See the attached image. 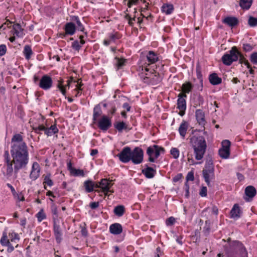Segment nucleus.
Masks as SVG:
<instances>
[{"mask_svg":"<svg viewBox=\"0 0 257 257\" xmlns=\"http://www.w3.org/2000/svg\"><path fill=\"white\" fill-rule=\"evenodd\" d=\"M10 153L5 150L3 155L4 165L6 167V175L11 176L26 167L29 160L28 147L20 134H15L11 139Z\"/></svg>","mask_w":257,"mask_h":257,"instance_id":"1","label":"nucleus"},{"mask_svg":"<svg viewBox=\"0 0 257 257\" xmlns=\"http://www.w3.org/2000/svg\"><path fill=\"white\" fill-rule=\"evenodd\" d=\"M190 144L193 149L195 158L199 161L203 159L207 149L205 138L202 136H193L190 139Z\"/></svg>","mask_w":257,"mask_h":257,"instance_id":"2","label":"nucleus"},{"mask_svg":"<svg viewBox=\"0 0 257 257\" xmlns=\"http://www.w3.org/2000/svg\"><path fill=\"white\" fill-rule=\"evenodd\" d=\"M225 257H247V252L241 242L237 240L230 242L224 246Z\"/></svg>","mask_w":257,"mask_h":257,"instance_id":"3","label":"nucleus"},{"mask_svg":"<svg viewBox=\"0 0 257 257\" xmlns=\"http://www.w3.org/2000/svg\"><path fill=\"white\" fill-rule=\"evenodd\" d=\"M159 60V54L153 51L147 52L145 57L140 59L137 71H148V69L151 68L150 66L155 64Z\"/></svg>","mask_w":257,"mask_h":257,"instance_id":"4","label":"nucleus"},{"mask_svg":"<svg viewBox=\"0 0 257 257\" xmlns=\"http://www.w3.org/2000/svg\"><path fill=\"white\" fill-rule=\"evenodd\" d=\"M142 81L149 84L155 85L161 81L159 74L153 68L148 69V71H138Z\"/></svg>","mask_w":257,"mask_h":257,"instance_id":"5","label":"nucleus"},{"mask_svg":"<svg viewBox=\"0 0 257 257\" xmlns=\"http://www.w3.org/2000/svg\"><path fill=\"white\" fill-rule=\"evenodd\" d=\"M240 55V52L236 47L233 46L229 51V53H226L222 57L223 63L227 66H230L233 62L238 60Z\"/></svg>","mask_w":257,"mask_h":257,"instance_id":"6","label":"nucleus"},{"mask_svg":"<svg viewBox=\"0 0 257 257\" xmlns=\"http://www.w3.org/2000/svg\"><path fill=\"white\" fill-rule=\"evenodd\" d=\"M146 153L149 156V161L154 163L155 162V159H157L161 154L165 153V149L162 147L154 145L147 148Z\"/></svg>","mask_w":257,"mask_h":257,"instance_id":"7","label":"nucleus"},{"mask_svg":"<svg viewBox=\"0 0 257 257\" xmlns=\"http://www.w3.org/2000/svg\"><path fill=\"white\" fill-rule=\"evenodd\" d=\"M144 159V152L142 149L135 147L132 150L131 161L135 165L142 163Z\"/></svg>","mask_w":257,"mask_h":257,"instance_id":"8","label":"nucleus"},{"mask_svg":"<svg viewBox=\"0 0 257 257\" xmlns=\"http://www.w3.org/2000/svg\"><path fill=\"white\" fill-rule=\"evenodd\" d=\"M95 124L100 130L106 132L112 126L111 117L103 115Z\"/></svg>","mask_w":257,"mask_h":257,"instance_id":"9","label":"nucleus"},{"mask_svg":"<svg viewBox=\"0 0 257 257\" xmlns=\"http://www.w3.org/2000/svg\"><path fill=\"white\" fill-rule=\"evenodd\" d=\"M112 180L102 179L98 183H96V188H100L105 196L108 195V192L112 186Z\"/></svg>","mask_w":257,"mask_h":257,"instance_id":"10","label":"nucleus"},{"mask_svg":"<svg viewBox=\"0 0 257 257\" xmlns=\"http://www.w3.org/2000/svg\"><path fill=\"white\" fill-rule=\"evenodd\" d=\"M132 150L129 147H124L117 155L119 161L123 163H127L131 161Z\"/></svg>","mask_w":257,"mask_h":257,"instance_id":"11","label":"nucleus"},{"mask_svg":"<svg viewBox=\"0 0 257 257\" xmlns=\"http://www.w3.org/2000/svg\"><path fill=\"white\" fill-rule=\"evenodd\" d=\"M122 35L118 32L113 31L107 34V37L103 40V44L108 46L112 43H115L116 41L120 39Z\"/></svg>","mask_w":257,"mask_h":257,"instance_id":"12","label":"nucleus"},{"mask_svg":"<svg viewBox=\"0 0 257 257\" xmlns=\"http://www.w3.org/2000/svg\"><path fill=\"white\" fill-rule=\"evenodd\" d=\"M230 142L225 140L222 142V148L219 150V155L222 159H227L230 155Z\"/></svg>","mask_w":257,"mask_h":257,"instance_id":"13","label":"nucleus"},{"mask_svg":"<svg viewBox=\"0 0 257 257\" xmlns=\"http://www.w3.org/2000/svg\"><path fill=\"white\" fill-rule=\"evenodd\" d=\"M52 79L48 75H43L40 80L39 86L43 90H49L52 87Z\"/></svg>","mask_w":257,"mask_h":257,"instance_id":"14","label":"nucleus"},{"mask_svg":"<svg viewBox=\"0 0 257 257\" xmlns=\"http://www.w3.org/2000/svg\"><path fill=\"white\" fill-rule=\"evenodd\" d=\"M0 243L2 246L8 247L7 250L8 252L10 253L14 251L15 248L10 241L7 232L6 231L3 232L2 236L0 239Z\"/></svg>","mask_w":257,"mask_h":257,"instance_id":"15","label":"nucleus"},{"mask_svg":"<svg viewBox=\"0 0 257 257\" xmlns=\"http://www.w3.org/2000/svg\"><path fill=\"white\" fill-rule=\"evenodd\" d=\"M53 231L54 236L58 243H60L62 240V232L58 220H53Z\"/></svg>","mask_w":257,"mask_h":257,"instance_id":"16","label":"nucleus"},{"mask_svg":"<svg viewBox=\"0 0 257 257\" xmlns=\"http://www.w3.org/2000/svg\"><path fill=\"white\" fill-rule=\"evenodd\" d=\"M76 27L72 22H69L65 24L64 27L65 33L60 34V37L62 38H64L66 35H69L72 36L76 32Z\"/></svg>","mask_w":257,"mask_h":257,"instance_id":"17","label":"nucleus"},{"mask_svg":"<svg viewBox=\"0 0 257 257\" xmlns=\"http://www.w3.org/2000/svg\"><path fill=\"white\" fill-rule=\"evenodd\" d=\"M40 166L38 163L35 162L33 163L31 171L30 174V178L34 181L40 176Z\"/></svg>","mask_w":257,"mask_h":257,"instance_id":"18","label":"nucleus"},{"mask_svg":"<svg viewBox=\"0 0 257 257\" xmlns=\"http://www.w3.org/2000/svg\"><path fill=\"white\" fill-rule=\"evenodd\" d=\"M102 114V111L100 104H96L94 106L93 109V115H92V122L93 123H96L97 121L99 119V117H101Z\"/></svg>","mask_w":257,"mask_h":257,"instance_id":"19","label":"nucleus"},{"mask_svg":"<svg viewBox=\"0 0 257 257\" xmlns=\"http://www.w3.org/2000/svg\"><path fill=\"white\" fill-rule=\"evenodd\" d=\"M187 95L185 94H179L178 95L177 99V108L179 110H186V98Z\"/></svg>","mask_w":257,"mask_h":257,"instance_id":"20","label":"nucleus"},{"mask_svg":"<svg viewBox=\"0 0 257 257\" xmlns=\"http://www.w3.org/2000/svg\"><path fill=\"white\" fill-rule=\"evenodd\" d=\"M242 211L238 204L233 205L230 212V218L233 219H238L240 217Z\"/></svg>","mask_w":257,"mask_h":257,"instance_id":"21","label":"nucleus"},{"mask_svg":"<svg viewBox=\"0 0 257 257\" xmlns=\"http://www.w3.org/2000/svg\"><path fill=\"white\" fill-rule=\"evenodd\" d=\"M195 116L199 124L202 127H204L206 120L204 112L201 109H197L195 112Z\"/></svg>","mask_w":257,"mask_h":257,"instance_id":"22","label":"nucleus"},{"mask_svg":"<svg viewBox=\"0 0 257 257\" xmlns=\"http://www.w3.org/2000/svg\"><path fill=\"white\" fill-rule=\"evenodd\" d=\"M12 33L18 37L22 38L24 36V30L22 28L20 24L17 23L13 26Z\"/></svg>","mask_w":257,"mask_h":257,"instance_id":"23","label":"nucleus"},{"mask_svg":"<svg viewBox=\"0 0 257 257\" xmlns=\"http://www.w3.org/2000/svg\"><path fill=\"white\" fill-rule=\"evenodd\" d=\"M109 232L113 234H120L122 232V227L118 223H114L109 226Z\"/></svg>","mask_w":257,"mask_h":257,"instance_id":"24","label":"nucleus"},{"mask_svg":"<svg viewBox=\"0 0 257 257\" xmlns=\"http://www.w3.org/2000/svg\"><path fill=\"white\" fill-rule=\"evenodd\" d=\"M188 127V122L185 120H183L178 128L179 133L183 139L185 138Z\"/></svg>","mask_w":257,"mask_h":257,"instance_id":"25","label":"nucleus"},{"mask_svg":"<svg viewBox=\"0 0 257 257\" xmlns=\"http://www.w3.org/2000/svg\"><path fill=\"white\" fill-rule=\"evenodd\" d=\"M244 193L246 197L248 198V199L245 198V199L247 201H249V198L252 199L255 196L256 190L253 186H248L245 188Z\"/></svg>","mask_w":257,"mask_h":257,"instance_id":"26","label":"nucleus"},{"mask_svg":"<svg viewBox=\"0 0 257 257\" xmlns=\"http://www.w3.org/2000/svg\"><path fill=\"white\" fill-rule=\"evenodd\" d=\"M146 168L142 170V173L146 178H153L156 173V171L153 168L149 167L148 165H146Z\"/></svg>","mask_w":257,"mask_h":257,"instance_id":"27","label":"nucleus"},{"mask_svg":"<svg viewBox=\"0 0 257 257\" xmlns=\"http://www.w3.org/2000/svg\"><path fill=\"white\" fill-rule=\"evenodd\" d=\"M238 22L237 18L233 17H227L222 20L223 23L231 27L237 25Z\"/></svg>","mask_w":257,"mask_h":257,"instance_id":"28","label":"nucleus"},{"mask_svg":"<svg viewBox=\"0 0 257 257\" xmlns=\"http://www.w3.org/2000/svg\"><path fill=\"white\" fill-rule=\"evenodd\" d=\"M210 83L213 85H218L222 82V79L215 73L211 74L209 76Z\"/></svg>","mask_w":257,"mask_h":257,"instance_id":"29","label":"nucleus"},{"mask_svg":"<svg viewBox=\"0 0 257 257\" xmlns=\"http://www.w3.org/2000/svg\"><path fill=\"white\" fill-rule=\"evenodd\" d=\"M84 187L85 191L87 193H90L92 192L94 188H96V184L92 181L88 180L84 181Z\"/></svg>","mask_w":257,"mask_h":257,"instance_id":"30","label":"nucleus"},{"mask_svg":"<svg viewBox=\"0 0 257 257\" xmlns=\"http://www.w3.org/2000/svg\"><path fill=\"white\" fill-rule=\"evenodd\" d=\"M193 88V85L189 81H186L182 85V92L179 94L189 93L190 92Z\"/></svg>","mask_w":257,"mask_h":257,"instance_id":"31","label":"nucleus"},{"mask_svg":"<svg viewBox=\"0 0 257 257\" xmlns=\"http://www.w3.org/2000/svg\"><path fill=\"white\" fill-rule=\"evenodd\" d=\"M114 127L119 132H121L123 130L129 131L132 129V127H128V125L123 121L116 122L114 124Z\"/></svg>","mask_w":257,"mask_h":257,"instance_id":"32","label":"nucleus"},{"mask_svg":"<svg viewBox=\"0 0 257 257\" xmlns=\"http://www.w3.org/2000/svg\"><path fill=\"white\" fill-rule=\"evenodd\" d=\"M174 10V6L172 4H164L161 7V11L166 15L171 14Z\"/></svg>","mask_w":257,"mask_h":257,"instance_id":"33","label":"nucleus"},{"mask_svg":"<svg viewBox=\"0 0 257 257\" xmlns=\"http://www.w3.org/2000/svg\"><path fill=\"white\" fill-rule=\"evenodd\" d=\"M58 131L59 130L57 127L56 124H54L51 125L49 127H46L45 135H46L48 137L52 136L53 135L58 133Z\"/></svg>","mask_w":257,"mask_h":257,"instance_id":"34","label":"nucleus"},{"mask_svg":"<svg viewBox=\"0 0 257 257\" xmlns=\"http://www.w3.org/2000/svg\"><path fill=\"white\" fill-rule=\"evenodd\" d=\"M214 171L202 172L204 180L208 186L210 185V179L214 177Z\"/></svg>","mask_w":257,"mask_h":257,"instance_id":"35","label":"nucleus"},{"mask_svg":"<svg viewBox=\"0 0 257 257\" xmlns=\"http://www.w3.org/2000/svg\"><path fill=\"white\" fill-rule=\"evenodd\" d=\"M114 59L116 61L115 67H116L117 70L122 68L125 65L127 61V60L124 58H118L117 57H115Z\"/></svg>","mask_w":257,"mask_h":257,"instance_id":"36","label":"nucleus"},{"mask_svg":"<svg viewBox=\"0 0 257 257\" xmlns=\"http://www.w3.org/2000/svg\"><path fill=\"white\" fill-rule=\"evenodd\" d=\"M44 177V181L43 185L45 189H47V187L46 185H48L50 187H51L53 185V182L52 180L51 179V174L47 173L46 175H43Z\"/></svg>","mask_w":257,"mask_h":257,"instance_id":"37","label":"nucleus"},{"mask_svg":"<svg viewBox=\"0 0 257 257\" xmlns=\"http://www.w3.org/2000/svg\"><path fill=\"white\" fill-rule=\"evenodd\" d=\"M23 52L24 55L25 57V58L27 60H29L31 58V56L33 54L31 47L28 45L25 46Z\"/></svg>","mask_w":257,"mask_h":257,"instance_id":"38","label":"nucleus"},{"mask_svg":"<svg viewBox=\"0 0 257 257\" xmlns=\"http://www.w3.org/2000/svg\"><path fill=\"white\" fill-rule=\"evenodd\" d=\"M113 212L116 215L119 217L122 216L124 213L125 208L124 206L121 205L116 206L114 208Z\"/></svg>","mask_w":257,"mask_h":257,"instance_id":"39","label":"nucleus"},{"mask_svg":"<svg viewBox=\"0 0 257 257\" xmlns=\"http://www.w3.org/2000/svg\"><path fill=\"white\" fill-rule=\"evenodd\" d=\"M211 171H214L213 163L212 159L207 160L205 165V168L203 170L202 172H209Z\"/></svg>","mask_w":257,"mask_h":257,"instance_id":"40","label":"nucleus"},{"mask_svg":"<svg viewBox=\"0 0 257 257\" xmlns=\"http://www.w3.org/2000/svg\"><path fill=\"white\" fill-rule=\"evenodd\" d=\"M64 80L63 79H61L58 81V83L57 85V87L60 90L63 96L66 97V90H65V86L63 84Z\"/></svg>","mask_w":257,"mask_h":257,"instance_id":"41","label":"nucleus"},{"mask_svg":"<svg viewBox=\"0 0 257 257\" xmlns=\"http://www.w3.org/2000/svg\"><path fill=\"white\" fill-rule=\"evenodd\" d=\"M252 0H240L239 5L243 9L248 10L250 8Z\"/></svg>","mask_w":257,"mask_h":257,"instance_id":"42","label":"nucleus"},{"mask_svg":"<svg viewBox=\"0 0 257 257\" xmlns=\"http://www.w3.org/2000/svg\"><path fill=\"white\" fill-rule=\"evenodd\" d=\"M72 20L76 22L77 30L78 31L83 32L84 30V27L80 22L79 17L78 16H74Z\"/></svg>","mask_w":257,"mask_h":257,"instance_id":"43","label":"nucleus"},{"mask_svg":"<svg viewBox=\"0 0 257 257\" xmlns=\"http://www.w3.org/2000/svg\"><path fill=\"white\" fill-rule=\"evenodd\" d=\"M50 200L52 202H54V200L50 198ZM51 209V211H52L53 215L54 216H55L53 217V220H54V218L55 219V220H57V218L58 216L57 207L56 205L54 203H53L52 204Z\"/></svg>","mask_w":257,"mask_h":257,"instance_id":"44","label":"nucleus"},{"mask_svg":"<svg viewBox=\"0 0 257 257\" xmlns=\"http://www.w3.org/2000/svg\"><path fill=\"white\" fill-rule=\"evenodd\" d=\"M36 216L37 218L38 221L40 222L42 220L46 218V215L43 209H41L36 214Z\"/></svg>","mask_w":257,"mask_h":257,"instance_id":"45","label":"nucleus"},{"mask_svg":"<svg viewBox=\"0 0 257 257\" xmlns=\"http://www.w3.org/2000/svg\"><path fill=\"white\" fill-rule=\"evenodd\" d=\"M211 230L210 222L209 220L205 221V226L203 227V232L205 235H208Z\"/></svg>","mask_w":257,"mask_h":257,"instance_id":"46","label":"nucleus"},{"mask_svg":"<svg viewBox=\"0 0 257 257\" xmlns=\"http://www.w3.org/2000/svg\"><path fill=\"white\" fill-rule=\"evenodd\" d=\"M9 236L10 238V241L12 242L17 243L20 240L18 234L15 232L9 233Z\"/></svg>","mask_w":257,"mask_h":257,"instance_id":"47","label":"nucleus"},{"mask_svg":"<svg viewBox=\"0 0 257 257\" xmlns=\"http://www.w3.org/2000/svg\"><path fill=\"white\" fill-rule=\"evenodd\" d=\"M73 171L71 174V175L76 177H84L85 176L84 172L83 170L76 169L73 170Z\"/></svg>","mask_w":257,"mask_h":257,"instance_id":"48","label":"nucleus"},{"mask_svg":"<svg viewBox=\"0 0 257 257\" xmlns=\"http://www.w3.org/2000/svg\"><path fill=\"white\" fill-rule=\"evenodd\" d=\"M80 228L81 229L80 232L81 235L84 237H86L88 235V231L86 228V224L85 222L81 223L80 225Z\"/></svg>","mask_w":257,"mask_h":257,"instance_id":"49","label":"nucleus"},{"mask_svg":"<svg viewBox=\"0 0 257 257\" xmlns=\"http://www.w3.org/2000/svg\"><path fill=\"white\" fill-rule=\"evenodd\" d=\"M170 153L172 155L173 157L176 159L179 157L180 152L179 150L176 148H172L171 149Z\"/></svg>","mask_w":257,"mask_h":257,"instance_id":"50","label":"nucleus"},{"mask_svg":"<svg viewBox=\"0 0 257 257\" xmlns=\"http://www.w3.org/2000/svg\"><path fill=\"white\" fill-rule=\"evenodd\" d=\"M248 24L250 27H255L257 25V18L250 17L248 20Z\"/></svg>","mask_w":257,"mask_h":257,"instance_id":"51","label":"nucleus"},{"mask_svg":"<svg viewBox=\"0 0 257 257\" xmlns=\"http://www.w3.org/2000/svg\"><path fill=\"white\" fill-rule=\"evenodd\" d=\"M71 47L74 50L78 51L81 48V45L77 40H76L72 43Z\"/></svg>","mask_w":257,"mask_h":257,"instance_id":"52","label":"nucleus"},{"mask_svg":"<svg viewBox=\"0 0 257 257\" xmlns=\"http://www.w3.org/2000/svg\"><path fill=\"white\" fill-rule=\"evenodd\" d=\"M196 76L198 79L200 80L201 81H202V75L201 74V68L199 65H197L196 68Z\"/></svg>","mask_w":257,"mask_h":257,"instance_id":"53","label":"nucleus"},{"mask_svg":"<svg viewBox=\"0 0 257 257\" xmlns=\"http://www.w3.org/2000/svg\"><path fill=\"white\" fill-rule=\"evenodd\" d=\"M33 130L35 132V133L37 134H40V131H44L45 134V131L46 130V127H45L43 125H39L38 126L36 127H33Z\"/></svg>","mask_w":257,"mask_h":257,"instance_id":"54","label":"nucleus"},{"mask_svg":"<svg viewBox=\"0 0 257 257\" xmlns=\"http://www.w3.org/2000/svg\"><path fill=\"white\" fill-rule=\"evenodd\" d=\"M250 60L253 64H257V52L250 55Z\"/></svg>","mask_w":257,"mask_h":257,"instance_id":"55","label":"nucleus"},{"mask_svg":"<svg viewBox=\"0 0 257 257\" xmlns=\"http://www.w3.org/2000/svg\"><path fill=\"white\" fill-rule=\"evenodd\" d=\"M253 48V47L249 44H244L243 45V49L245 52L251 51Z\"/></svg>","mask_w":257,"mask_h":257,"instance_id":"56","label":"nucleus"},{"mask_svg":"<svg viewBox=\"0 0 257 257\" xmlns=\"http://www.w3.org/2000/svg\"><path fill=\"white\" fill-rule=\"evenodd\" d=\"M175 222V219L174 217L171 216L169 217L166 220V224L167 226H170L173 225Z\"/></svg>","mask_w":257,"mask_h":257,"instance_id":"57","label":"nucleus"},{"mask_svg":"<svg viewBox=\"0 0 257 257\" xmlns=\"http://www.w3.org/2000/svg\"><path fill=\"white\" fill-rule=\"evenodd\" d=\"M7 52V47L5 44L0 45V56H4Z\"/></svg>","mask_w":257,"mask_h":257,"instance_id":"58","label":"nucleus"},{"mask_svg":"<svg viewBox=\"0 0 257 257\" xmlns=\"http://www.w3.org/2000/svg\"><path fill=\"white\" fill-rule=\"evenodd\" d=\"M207 189L206 187H202L200 191L199 194L201 197L207 196Z\"/></svg>","mask_w":257,"mask_h":257,"instance_id":"59","label":"nucleus"},{"mask_svg":"<svg viewBox=\"0 0 257 257\" xmlns=\"http://www.w3.org/2000/svg\"><path fill=\"white\" fill-rule=\"evenodd\" d=\"M194 179V173L193 172H189L186 176V182L188 181H193Z\"/></svg>","mask_w":257,"mask_h":257,"instance_id":"60","label":"nucleus"},{"mask_svg":"<svg viewBox=\"0 0 257 257\" xmlns=\"http://www.w3.org/2000/svg\"><path fill=\"white\" fill-rule=\"evenodd\" d=\"M7 186L11 189L13 196H17L18 193L16 192L14 187L10 183H7Z\"/></svg>","mask_w":257,"mask_h":257,"instance_id":"61","label":"nucleus"},{"mask_svg":"<svg viewBox=\"0 0 257 257\" xmlns=\"http://www.w3.org/2000/svg\"><path fill=\"white\" fill-rule=\"evenodd\" d=\"M182 177H183V176H182V174H181V173L178 174L175 177H173V181L175 183L177 182L181 179Z\"/></svg>","mask_w":257,"mask_h":257,"instance_id":"62","label":"nucleus"},{"mask_svg":"<svg viewBox=\"0 0 257 257\" xmlns=\"http://www.w3.org/2000/svg\"><path fill=\"white\" fill-rule=\"evenodd\" d=\"M14 198L16 199H17L19 201H25V197L24 195L22 194H18L17 196H13Z\"/></svg>","mask_w":257,"mask_h":257,"instance_id":"63","label":"nucleus"},{"mask_svg":"<svg viewBox=\"0 0 257 257\" xmlns=\"http://www.w3.org/2000/svg\"><path fill=\"white\" fill-rule=\"evenodd\" d=\"M89 206L92 209H95L99 206V202H91L90 203Z\"/></svg>","mask_w":257,"mask_h":257,"instance_id":"64","label":"nucleus"}]
</instances>
